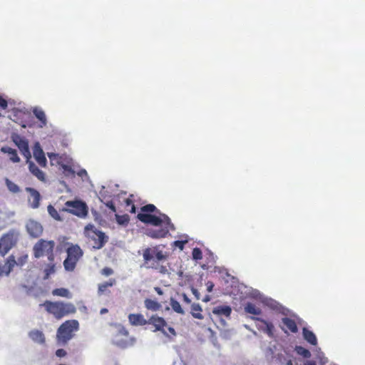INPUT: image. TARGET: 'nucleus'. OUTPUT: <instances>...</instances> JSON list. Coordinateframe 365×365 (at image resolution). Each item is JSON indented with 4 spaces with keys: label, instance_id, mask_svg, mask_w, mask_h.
I'll return each instance as SVG.
<instances>
[{
    "label": "nucleus",
    "instance_id": "f257e3e1",
    "mask_svg": "<svg viewBox=\"0 0 365 365\" xmlns=\"http://www.w3.org/2000/svg\"><path fill=\"white\" fill-rule=\"evenodd\" d=\"M137 218L145 224L160 226L163 222L167 225H173L169 217L160 211L153 204H148L140 207Z\"/></svg>",
    "mask_w": 365,
    "mask_h": 365
},
{
    "label": "nucleus",
    "instance_id": "f03ea898",
    "mask_svg": "<svg viewBox=\"0 0 365 365\" xmlns=\"http://www.w3.org/2000/svg\"><path fill=\"white\" fill-rule=\"evenodd\" d=\"M168 257V253L159 250L158 246L145 248L143 252L145 267L158 270L162 274H165L167 269L165 266L161 265L160 262L166 260Z\"/></svg>",
    "mask_w": 365,
    "mask_h": 365
},
{
    "label": "nucleus",
    "instance_id": "7ed1b4c3",
    "mask_svg": "<svg viewBox=\"0 0 365 365\" xmlns=\"http://www.w3.org/2000/svg\"><path fill=\"white\" fill-rule=\"evenodd\" d=\"M41 306L45 308L48 314H52L56 319H61L64 317L76 312V308L71 302H64L62 301L51 302L46 300Z\"/></svg>",
    "mask_w": 365,
    "mask_h": 365
},
{
    "label": "nucleus",
    "instance_id": "20e7f679",
    "mask_svg": "<svg viewBox=\"0 0 365 365\" xmlns=\"http://www.w3.org/2000/svg\"><path fill=\"white\" fill-rule=\"evenodd\" d=\"M79 329V323L76 319L64 322L58 329L56 333L57 340L60 344H66L75 335Z\"/></svg>",
    "mask_w": 365,
    "mask_h": 365
},
{
    "label": "nucleus",
    "instance_id": "39448f33",
    "mask_svg": "<svg viewBox=\"0 0 365 365\" xmlns=\"http://www.w3.org/2000/svg\"><path fill=\"white\" fill-rule=\"evenodd\" d=\"M84 233L89 241L93 242V248L95 250L101 249L108 240V237L103 232L98 230L93 225H86Z\"/></svg>",
    "mask_w": 365,
    "mask_h": 365
},
{
    "label": "nucleus",
    "instance_id": "423d86ee",
    "mask_svg": "<svg viewBox=\"0 0 365 365\" xmlns=\"http://www.w3.org/2000/svg\"><path fill=\"white\" fill-rule=\"evenodd\" d=\"M55 242L53 240H39L33 247L35 258L46 256L48 261H54Z\"/></svg>",
    "mask_w": 365,
    "mask_h": 365
},
{
    "label": "nucleus",
    "instance_id": "0eeeda50",
    "mask_svg": "<svg viewBox=\"0 0 365 365\" xmlns=\"http://www.w3.org/2000/svg\"><path fill=\"white\" fill-rule=\"evenodd\" d=\"M61 211L68 212L80 218H86L88 215V207L83 200L76 199L66 201Z\"/></svg>",
    "mask_w": 365,
    "mask_h": 365
},
{
    "label": "nucleus",
    "instance_id": "6e6552de",
    "mask_svg": "<svg viewBox=\"0 0 365 365\" xmlns=\"http://www.w3.org/2000/svg\"><path fill=\"white\" fill-rule=\"evenodd\" d=\"M83 255L82 250L78 245H72L67 249V257L63 262V266L66 270L73 271Z\"/></svg>",
    "mask_w": 365,
    "mask_h": 365
},
{
    "label": "nucleus",
    "instance_id": "1a4fd4ad",
    "mask_svg": "<svg viewBox=\"0 0 365 365\" xmlns=\"http://www.w3.org/2000/svg\"><path fill=\"white\" fill-rule=\"evenodd\" d=\"M18 233L14 230H10L3 235L0 238V254L6 255L14 247L18 241Z\"/></svg>",
    "mask_w": 365,
    "mask_h": 365
},
{
    "label": "nucleus",
    "instance_id": "9d476101",
    "mask_svg": "<svg viewBox=\"0 0 365 365\" xmlns=\"http://www.w3.org/2000/svg\"><path fill=\"white\" fill-rule=\"evenodd\" d=\"M11 138L14 143L18 147L21 153L25 157V158H31V154L29 150L28 140L17 133H13Z\"/></svg>",
    "mask_w": 365,
    "mask_h": 365
},
{
    "label": "nucleus",
    "instance_id": "9b49d317",
    "mask_svg": "<svg viewBox=\"0 0 365 365\" xmlns=\"http://www.w3.org/2000/svg\"><path fill=\"white\" fill-rule=\"evenodd\" d=\"M252 319L257 322L256 327L259 331L265 333L270 338L274 336L275 329L272 322L257 317H252Z\"/></svg>",
    "mask_w": 365,
    "mask_h": 365
},
{
    "label": "nucleus",
    "instance_id": "f8f14e48",
    "mask_svg": "<svg viewBox=\"0 0 365 365\" xmlns=\"http://www.w3.org/2000/svg\"><path fill=\"white\" fill-rule=\"evenodd\" d=\"M148 324H151L154 327L153 331H160L165 336L170 337L165 330V327H167V322L164 318L157 314H153L148 319Z\"/></svg>",
    "mask_w": 365,
    "mask_h": 365
},
{
    "label": "nucleus",
    "instance_id": "ddd939ff",
    "mask_svg": "<svg viewBox=\"0 0 365 365\" xmlns=\"http://www.w3.org/2000/svg\"><path fill=\"white\" fill-rule=\"evenodd\" d=\"M282 324L280 328L285 334H296L298 332V327L294 319L289 317H283Z\"/></svg>",
    "mask_w": 365,
    "mask_h": 365
},
{
    "label": "nucleus",
    "instance_id": "4468645a",
    "mask_svg": "<svg viewBox=\"0 0 365 365\" xmlns=\"http://www.w3.org/2000/svg\"><path fill=\"white\" fill-rule=\"evenodd\" d=\"M34 157L37 163L42 168H46L47 165V160L45 156L43 149L38 143H36L34 147Z\"/></svg>",
    "mask_w": 365,
    "mask_h": 365
},
{
    "label": "nucleus",
    "instance_id": "2eb2a0df",
    "mask_svg": "<svg viewBox=\"0 0 365 365\" xmlns=\"http://www.w3.org/2000/svg\"><path fill=\"white\" fill-rule=\"evenodd\" d=\"M26 229L29 234L33 237H39L43 232L42 225L34 220H29L26 224Z\"/></svg>",
    "mask_w": 365,
    "mask_h": 365
},
{
    "label": "nucleus",
    "instance_id": "dca6fc26",
    "mask_svg": "<svg viewBox=\"0 0 365 365\" xmlns=\"http://www.w3.org/2000/svg\"><path fill=\"white\" fill-rule=\"evenodd\" d=\"M26 190L29 192L30 197H29V202L30 207L33 209H36L40 205L41 195L40 193L32 187H26Z\"/></svg>",
    "mask_w": 365,
    "mask_h": 365
},
{
    "label": "nucleus",
    "instance_id": "f3484780",
    "mask_svg": "<svg viewBox=\"0 0 365 365\" xmlns=\"http://www.w3.org/2000/svg\"><path fill=\"white\" fill-rule=\"evenodd\" d=\"M26 163L28 164L29 171L33 175L37 178L40 181H46L45 173L41 170L33 161L31 160V158L26 159Z\"/></svg>",
    "mask_w": 365,
    "mask_h": 365
},
{
    "label": "nucleus",
    "instance_id": "a211bd4d",
    "mask_svg": "<svg viewBox=\"0 0 365 365\" xmlns=\"http://www.w3.org/2000/svg\"><path fill=\"white\" fill-rule=\"evenodd\" d=\"M168 228L149 229L146 230V235L153 239H160L165 237L168 234Z\"/></svg>",
    "mask_w": 365,
    "mask_h": 365
},
{
    "label": "nucleus",
    "instance_id": "6ab92c4d",
    "mask_svg": "<svg viewBox=\"0 0 365 365\" xmlns=\"http://www.w3.org/2000/svg\"><path fill=\"white\" fill-rule=\"evenodd\" d=\"M128 321L133 326H144L148 324V319L142 314H130Z\"/></svg>",
    "mask_w": 365,
    "mask_h": 365
},
{
    "label": "nucleus",
    "instance_id": "aec40b11",
    "mask_svg": "<svg viewBox=\"0 0 365 365\" xmlns=\"http://www.w3.org/2000/svg\"><path fill=\"white\" fill-rule=\"evenodd\" d=\"M14 264L12 257H8L4 264L0 262V277L3 275H9L14 269Z\"/></svg>",
    "mask_w": 365,
    "mask_h": 365
},
{
    "label": "nucleus",
    "instance_id": "412c9836",
    "mask_svg": "<svg viewBox=\"0 0 365 365\" xmlns=\"http://www.w3.org/2000/svg\"><path fill=\"white\" fill-rule=\"evenodd\" d=\"M1 152L8 154L9 160L13 163H19L21 160L17 151L14 148L8 146H4L1 148Z\"/></svg>",
    "mask_w": 365,
    "mask_h": 365
},
{
    "label": "nucleus",
    "instance_id": "4be33fe9",
    "mask_svg": "<svg viewBox=\"0 0 365 365\" xmlns=\"http://www.w3.org/2000/svg\"><path fill=\"white\" fill-rule=\"evenodd\" d=\"M29 337L36 343L43 344L46 339L43 333L38 329L31 330L29 333Z\"/></svg>",
    "mask_w": 365,
    "mask_h": 365
},
{
    "label": "nucleus",
    "instance_id": "5701e85b",
    "mask_svg": "<svg viewBox=\"0 0 365 365\" xmlns=\"http://www.w3.org/2000/svg\"><path fill=\"white\" fill-rule=\"evenodd\" d=\"M302 335L304 339L311 345L316 346L317 344V339L312 331L306 327L302 329Z\"/></svg>",
    "mask_w": 365,
    "mask_h": 365
},
{
    "label": "nucleus",
    "instance_id": "b1692460",
    "mask_svg": "<svg viewBox=\"0 0 365 365\" xmlns=\"http://www.w3.org/2000/svg\"><path fill=\"white\" fill-rule=\"evenodd\" d=\"M232 309L230 307L224 305V306H217L215 307L212 310V313L215 315L218 316H225L230 317L231 314Z\"/></svg>",
    "mask_w": 365,
    "mask_h": 365
},
{
    "label": "nucleus",
    "instance_id": "393cba45",
    "mask_svg": "<svg viewBox=\"0 0 365 365\" xmlns=\"http://www.w3.org/2000/svg\"><path fill=\"white\" fill-rule=\"evenodd\" d=\"M144 304L147 309L153 312H157L161 309V304L158 302L151 299H145Z\"/></svg>",
    "mask_w": 365,
    "mask_h": 365
},
{
    "label": "nucleus",
    "instance_id": "a878e982",
    "mask_svg": "<svg viewBox=\"0 0 365 365\" xmlns=\"http://www.w3.org/2000/svg\"><path fill=\"white\" fill-rule=\"evenodd\" d=\"M33 113L36 118L40 121V127L43 128L46 125L47 120L46 117V114L43 110L39 108H34Z\"/></svg>",
    "mask_w": 365,
    "mask_h": 365
},
{
    "label": "nucleus",
    "instance_id": "bb28decb",
    "mask_svg": "<svg viewBox=\"0 0 365 365\" xmlns=\"http://www.w3.org/2000/svg\"><path fill=\"white\" fill-rule=\"evenodd\" d=\"M245 311L246 313L256 316L260 315L262 314L261 309L257 307L255 304L251 302H248L245 304Z\"/></svg>",
    "mask_w": 365,
    "mask_h": 365
},
{
    "label": "nucleus",
    "instance_id": "cd10ccee",
    "mask_svg": "<svg viewBox=\"0 0 365 365\" xmlns=\"http://www.w3.org/2000/svg\"><path fill=\"white\" fill-rule=\"evenodd\" d=\"M202 309L199 304L193 303L191 306V314L197 319H202L204 318L202 314Z\"/></svg>",
    "mask_w": 365,
    "mask_h": 365
},
{
    "label": "nucleus",
    "instance_id": "c85d7f7f",
    "mask_svg": "<svg viewBox=\"0 0 365 365\" xmlns=\"http://www.w3.org/2000/svg\"><path fill=\"white\" fill-rule=\"evenodd\" d=\"M116 283L115 279H110L108 282H103L102 284H98V293L99 295L104 294L107 289L110 287H113Z\"/></svg>",
    "mask_w": 365,
    "mask_h": 365
},
{
    "label": "nucleus",
    "instance_id": "c756f323",
    "mask_svg": "<svg viewBox=\"0 0 365 365\" xmlns=\"http://www.w3.org/2000/svg\"><path fill=\"white\" fill-rule=\"evenodd\" d=\"M52 294L53 296H58L66 298H71V294L68 289L66 288H56L52 291Z\"/></svg>",
    "mask_w": 365,
    "mask_h": 365
},
{
    "label": "nucleus",
    "instance_id": "7c9ffc66",
    "mask_svg": "<svg viewBox=\"0 0 365 365\" xmlns=\"http://www.w3.org/2000/svg\"><path fill=\"white\" fill-rule=\"evenodd\" d=\"M56 264L54 261H48V263L46 265L43 272H44V279H48L51 274H53L55 269Z\"/></svg>",
    "mask_w": 365,
    "mask_h": 365
},
{
    "label": "nucleus",
    "instance_id": "2f4dec72",
    "mask_svg": "<svg viewBox=\"0 0 365 365\" xmlns=\"http://www.w3.org/2000/svg\"><path fill=\"white\" fill-rule=\"evenodd\" d=\"M9 257H12L14 261V267L17 265L19 267L24 266L28 261L29 256L27 254H22L20 257H18L17 260H16L15 257L11 255Z\"/></svg>",
    "mask_w": 365,
    "mask_h": 365
},
{
    "label": "nucleus",
    "instance_id": "473e14b6",
    "mask_svg": "<svg viewBox=\"0 0 365 365\" xmlns=\"http://www.w3.org/2000/svg\"><path fill=\"white\" fill-rule=\"evenodd\" d=\"M47 210L48 214L56 220L57 221H61L62 218L60 216L58 212L56 210V209L51 205H48Z\"/></svg>",
    "mask_w": 365,
    "mask_h": 365
},
{
    "label": "nucleus",
    "instance_id": "72a5a7b5",
    "mask_svg": "<svg viewBox=\"0 0 365 365\" xmlns=\"http://www.w3.org/2000/svg\"><path fill=\"white\" fill-rule=\"evenodd\" d=\"M115 219H116L118 224H119L120 225H124V226H126L129 223V221H130V217L127 214L122 215H115Z\"/></svg>",
    "mask_w": 365,
    "mask_h": 365
},
{
    "label": "nucleus",
    "instance_id": "f704fd0d",
    "mask_svg": "<svg viewBox=\"0 0 365 365\" xmlns=\"http://www.w3.org/2000/svg\"><path fill=\"white\" fill-rule=\"evenodd\" d=\"M5 182L7 188L10 192L13 193H17L20 191L19 187L16 183L11 181L8 178L6 179Z\"/></svg>",
    "mask_w": 365,
    "mask_h": 365
},
{
    "label": "nucleus",
    "instance_id": "c9c22d12",
    "mask_svg": "<svg viewBox=\"0 0 365 365\" xmlns=\"http://www.w3.org/2000/svg\"><path fill=\"white\" fill-rule=\"evenodd\" d=\"M170 306L173 311H175L176 313L183 314L184 310L181 307L180 304L175 299H171L170 300Z\"/></svg>",
    "mask_w": 365,
    "mask_h": 365
},
{
    "label": "nucleus",
    "instance_id": "e433bc0d",
    "mask_svg": "<svg viewBox=\"0 0 365 365\" xmlns=\"http://www.w3.org/2000/svg\"><path fill=\"white\" fill-rule=\"evenodd\" d=\"M297 353L304 358H309L311 356V352L301 346H297L295 348Z\"/></svg>",
    "mask_w": 365,
    "mask_h": 365
},
{
    "label": "nucleus",
    "instance_id": "4c0bfd02",
    "mask_svg": "<svg viewBox=\"0 0 365 365\" xmlns=\"http://www.w3.org/2000/svg\"><path fill=\"white\" fill-rule=\"evenodd\" d=\"M125 202L127 207V210L131 213H135L136 208L133 203V201L131 199L128 198L125 200Z\"/></svg>",
    "mask_w": 365,
    "mask_h": 365
},
{
    "label": "nucleus",
    "instance_id": "58836bf2",
    "mask_svg": "<svg viewBox=\"0 0 365 365\" xmlns=\"http://www.w3.org/2000/svg\"><path fill=\"white\" fill-rule=\"evenodd\" d=\"M192 258L195 260H199L202 258V252L198 247H195L192 252Z\"/></svg>",
    "mask_w": 365,
    "mask_h": 365
},
{
    "label": "nucleus",
    "instance_id": "ea45409f",
    "mask_svg": "<svg viewBox=\"0 0 365 365\" xmlns=\"http://www.w3.org/2000/svg\"><path fill=\"white\" fill-rule=\"evenodd\" d=\"M129 332L128 331L123 327H120L116 334V336H128Z\"/></svg>",
    "mask_w": 365,
    "mask_h": 365
},
{
    "label": "nucleus",
    "instance_id": "a19ab883",
    "mask_svg": "<svg viewBox=\"0 0 365 365\" xmlns=\"http://www.w3.org/2000/svg\"><path fill=\"white\" fill-rule=\"evenodd\" d=\"M8 107V102L4 98L1 96H0V108L5 110Z\"/></svg>",
    "mask_w": 365,
    "mask_h": 365
},
{
    "label": "nucleus",
    "instance_id": "79ce46f5",
    "mask_svg": "<svg viewBox=\"0 0 365 365\" xmlns=\"http://www.w3.org/2000/svg\"><path fill=\"white\" fill-rule=\"evenodd\" d=\"M113 273V270L110 267H104L101 270V274L104 276H109Z\"/></svg>",
    "mask_w": 365,
    "mask_h": 365
},
{
    "label": "nucleus",
    "instance_id": "37998d69",
    "mask_svg": "<svg viewBox=\"0 0 365 365\" xmlns=\"http://www.w3.org/2000/svg\"><path fill=\"white\" fill-rule=\"evenodd\" d=\"M62 168L63 169L65 173H70L71 175L74 174V171L73 170L72 168L70 165H62Z\"/></svg>",
    "mask_w": 365,
    "mask_h": 365
},
{
    "label": "nucleus",
    "instance_id": "c03bdc74",
    "mask_svg": "<svg viewBox=\"0 0 365 365\" xmlns=\"http://www.w3.org/2000/svg\"><path fill=\"white\" fill-rule=\"evenodd\" d=\"M106 206L107 207H108L113 212H115L116 211L115 204L113 203V202L112 200H109V201L106 202Z\"/></svg>",
    "mask_w": 365,
    "mask_h": 365
},
{
    "label": "nucleus",
    "instance_id": "a18cd8bd",
    "mask_svg": "<svg viewBox=\"0 0 365 365\" xmlns=\"http://www.w3.org/2000/svg\"><path fill=\"white\" fill-rule=\"evenodd\" d=\"M56 355L58 357H63L66 355V351L63 349H58L56 351Z\"/></svg>",
    "mask_w": 365,
    "mask_h": 365
},
{
    "label": "nucleus",
    "instance_id": "49530a36",
    "mask_svg": "<svg viewBox=\"0 0 365 365\" xmlns=\"http://www.w3.org/2000/svg\"><path fill=\"white\" fill-rule=\"evenodd\" d=\"M185 241H180L177 240L175 242V245L176 247H178L180 250H182L185 244Z\"/></svg>",
    "mask_w": 365,
    "mask_h": 365
},
{
    "label": "nucleus",
    "instance_id": "de8ad7c7",
    "mask_svg": "<svg viewBox=\"0 0 365 365\" xmlns=\"http://www.w3.org/2000/svg\"><path fill=\"white\" fill-rule=\"evenodd\" d=\"M206 286H207V292H210L212 291L213 289V287H214V284L213 282H210V281H208L207 283H206Z\"/></svg>",
    "mask_w": 365,
    "mask_h": 365
},
{
    "label": "nucleus",
    "instance_id": "09e8293b",
    "mask_svg": "<svg viewBox=\"0 0 365 365\" xmlns=\"http://www.w3.org/2000/svg\"><path fill=\"white\" fill-rule=\"evenodd\" d=\"M47 155L51 161L55 160L58 157V154L53 153H48Z\"/></svg>",
    "mask_w": 365,
    "mask_h": 365
},
{
    "label": "nucleus",
    "instance_id": "8fccbe9b",
    "mask_svg": "<svg viewBox=\"0 0 365 365\" xmlns=\"http://www.w3.org/2000/svg\"><path fill=\"white\" fill-rule=\"evenodd\" d=\"M168 330L169 333H170L173 336H176L177 333H176V331H175V329H174V328H173V327H169L168 328Z\"/></svg>",
    "mask_w": 365,
    "mask_h": 365
},
{
    "label": "nucleus",
    "instance_id": "3c124183",
    "mask_svg": "<svg viewBox=\"0 0 365 365\" xmlns=\"http://www.w3.org/2000/svg\"><path fill=\"white\" fill-rule=\"evenodd\" d=\"M183 299H184V302H186L187 304H190L191 302V300L185 294H183Z\"/></svg>",
    "mask_w": 365,
    "mask_h": 365
},
{
    "label": "nucleus",
    "instance_id": "603ef678",
    "mask_svg": "<svg viewBox=\"0 0 365 365\" xmlns=\"http://www.w3.org/2000/svg\"><path fill=\"white\" fill-rule=\"evenodd\" d=\"M155 292H156L159 295H162V294H163V290H162L160 287H155Z\"/></svg>",
    "mask_w": 365,
    "mask_h": 365
},
{
    "label": "nucleus",
    "instance_id": "864d4df0",
    "mask_svg": "<svg viewBox=\"0 0 365 365\" xmlns=\"http://www.w3.org/2000/svg\"><path fill=\"white\" fill-rule=\"evenodd\" d=\"M304 365H317V364L314 361H307L304 362Z\"/></svg>",
    "mask_w": 365,
    "mask_h": 365
},
{
    "label": "nucleus",
    "instance_id": "5fc2aeb1",
    "mask_svg": "<svg viewBox=\"0 0 365 365\" xmlns=\"http://www.w3.org/2000/svg\"><path fill=\"white\" fill-rule=\"evenodd\" d=\"M192 293L196 297V298L197 299H200V294L198 293V292L196 289H192Z\"/></svg>",
    "mask_w": 365,
    "mask_h": 365
},
{
    "label": "nucleus",
    "instance_id": "6e6d98bb",
    "mask_svg": "<svg viewBox=\"0 0 365 365\" xmlns=\"http://www.w3.org/2000/svg\"><path fill=\"white\" fill-rule=\"evenodd\" d=\"M210 299H211L210 296V295H206V296L203 298L202 301H203V302H207L210 301Z\"/></svg>",
    "mask_w": 365,
    "mask_h": 365
},
{
    "label": "nucleus",
    "instance_id": "4d7b16f0",
    "mask_svg": "<svg viewBox=\"0 0 365 365\" xmlns=\"http://www.w3.org/2000/svg\"><path fill=\"white\" fill-rule=\"evenodd\" d=\"M108 312V309L106 308H102L100 311L101 314H106Z\"/></svg>",
    "mask_w": 365,
    "mask_h": 365
},
{
    "label": "nucleus",
    "instance_id": "13d9d810",
    "mask_svg": "<svg viewBox=\"0 0 365 365\" xmlns=\"http://www.w3.org/2000/svg\"><path fill=\"white\" fill-rule=\"evenodd\" d=\"M286 365H293L292 360V359H287L286 361Z\"/></svg>",
    "mask_w": 365,
    "mask_h": 365
},
{
    "label": "nucleus",
    "instance_id": "bf43d9fd",
    "mask_svg": "<svg viewBox=\"0 0 365 365\" xmlns=\"http://www.w3.org/2000/svg\"><path fill=\"white\" fill-rule=\"evenodd\" d=\"M117 344H118V345H124V344H125V343H123V342H120V341H117Z\"/></svg>",
    "mask_w": 365,
    "mask_h": 365
},
{
    "label": "nucleus",
    "instance_id": "052dcab7",
    "mask_svg": "<svg viewBox=\"0 0 365 365\" xmlns=\"http://www.w3.org/2000/svg\"><path fill=\"white\" fill-rule=\"evenodd\" d=\"M59 365H66V364H59Z\"/></svg>",
    "mask_w": 365,
    "mask_h": 365
}]
</instances>
